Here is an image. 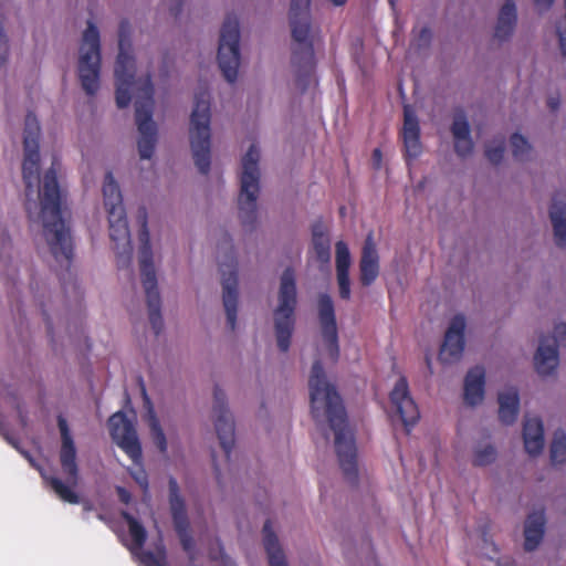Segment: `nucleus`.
I'll use <instances>...</instances> for the list:
<instances>
[{
    "label": "nucleus",
    "mask_w": 566,
    "mask_h": 566,
    "mask_svg": "<svg viewBox=\"0 0 566 566\" xmlns=\"http://www.w3.org/2000/svg\"><path fill=\"white\" fill-rule=\"evenodd\" d=\"M308 387L312 417L317 423L327 420L335 434L334 443L339 467L345 478L356 483L358 469L354 433L348 428L343 400L336 388L327 381L319 359L312 365Z\"/></svg>",
    "instance_id": "nucleus-1"
},
{
    "label": "nucleus",
    "mask_w": 566,
    "mask_h": 566,
    "mask_svg": "<svg viewBox=\"0 0 566 566\" xmlns=\"http://www.w3.org/2000/svg\"><path fill=\"white\" fill-rule=\"evenodd\" d=\"M297 303L296 280L292 268H286L282 275L279 289V305L274 310V327L277 347L287 352L294 328V312Z\"/></svg>",
    "instance_id": "nucleus-6"
},
{
    "label": "nucleus",
    "mask_w": 566,
    "mask_h": 566,
    "mask_svg": "<svg viewBox=\"0 0 566 566\" xmlns=\"http://www.w3.org/2000/svg\"><path fill=\"white\" fill-rule=\"evenodd\" d=\"M510 144L512 147L513 157L516 160H525L531 153V145L528 140L521 134L514 133L511 136Z\"/></svg>",
    "instance_id": "nucleus-36"
},
{
    "label": "nucleus",
    "mask_w": 566,
    "mask_h": 566,
    "mask_svg": "<svg viewBox=\"0 0 566 566\" xmlns=\"http://www.w3.org/2000/svg\"><path fill=\"white\" fill-rule=\"evenodd\" d=\"M331 2L336 7H340L344 6L347 2V0H331Z\"/></svg>",
    "instance_id": "nucleus-56"
},
{
    "label": "nucleus",
    "mask_w": 566,
    "mask_h": 566,
    "mask_svg": "<svg viewBox=\"0 0 566 566\" xmlns=\"http://www.w3.org/2000/svg\"><path fill=\"white\" fill-rule=\"evenodd\" d=\"M101 43L99 32L88 22L83 33L78 59V78L84 92L93 96L99 88Z\"/></svg>",
    "instance_id": "nucleus-9"
},
{
    "label": "nucleus",
    "mask_w": 566,
    "mask_h": 566,
    "mask_svg": "<svg viewBox=\"0 0 566 566\" xmlns=\"http://www.w3.org/2000/svg\"><path fill=\"white\" fill-rule=\"evenodd\" d=\"M154 85L150 75L138 86L135 93V119L140 137L138 151L142 159H150L157 142V127L153 120Z\"/></svg>",
    "instance_id": "nucleus-8"
},
{
    "label": "nucleus",
    "mask_w": 566,
    "mask_h": 566,
    "mask_svg": "<svg viewBox=\"0 0 566 566\" xmlns=\"http://www.w3.org/2000/svg\"><path fill=\"white\" fill-rule=\"evenodd\" d=\"M212 461H213V467H214L216 478H217V480L220 482V470H219V468H218V464L216 463V457H214V453H212Z\"/></svg>",
    "instance_id": "nucleus-55"
},
{
    "label": "nucleus",
    "mask_w": 566,
    "mask_h": 566,
    "mask_svg": "<svg viewBox=\"0 0 566 566\" xmlns=\"http://www.w3.org/2000/svg\"><path fill=\"white\" fill-rule=\"evenodd\" d=\"M421 36L429 38L430 36V30L428 28H423L421 30Z\"/></svg>",
    "instance_id": "nucleus-58"
},
{
    "label": "nucleus",
    "mask_w": 566,
    "mask_h": 566,
    "mask_svg": "<svg viewBox=\"0 0 566 566\" xmlns=\"http://www.w3.org/2000/svg\"><path fill=\"white\" fill-rule=\"evenodd\" d=\"M109 433L116 444L133 460L139 463L143 458L142 446L134 424L123 411H117L108 419Z\"/></svg>",
    "instance_id": "nucleus-15"
},
{
    "label": "nucleus",
    "mask_w": 566,
    "mask_h": 566,
    "mask_svg": "<svg viewBox=\"0 0 566 566\" xmlns=\"http://www.w3.org/2000/svg\"><path fill=\"white\" fill-rule=\"evenodd\" d=\"M53 163L43 177L39 192L41 218L45 240L50 251L57 262L69 268L73 259V241L70 227L63 218L62 192L57 181V172Z\"/></svg>",
    "instance_id": "nucleus-2"
},
{
    "label": "nucleus",
    "mask_w": 566,
    "mask_h": 566,
    "mask_svg": "<svg viewBox=\"0 0 566 566\" xmlns=\"http://www.w3.org/2000/svg\"><path fill=\"white\" fill-rule=\"evenodd\" d=\"M485 156L492 164H494V165L500 164L504 156L503 143L495 147H486Z\"/></svg>",
    "instance_id": "nucleus-48"
},
{
    "label": "nucleus",
    "mask_w": 566,
    "mask_h": 566,
    "mask_svg": "<svg viewBox=\"0 0 566 566\" xmlns=\"http://www.w3.org/2000/svg\"><path fill=\"white\" fill-rule=\"evenodd\" d=\"M465 318L463 315H455L446 332L444 340L440 349L439 358L444 364L458 360L464 349Z\"/></svg>",
    "instance_id": "nucleus-21"
},
{
    "label": "nucleus",
    "mask_w": 566,
    "mask_h": 566,
    "mask_svg": "<svg viewBox=\"0 0 566 566\" xmlns=\"http://www.w3.org/2000/svg\"><path fill=\"white\" fill-rule=\"evenodd\" d=\"M177 535L190 533L187 513L171 515Z\"/></svg>",
    "instance_id": "nucleus-45"
},
{
    "label": "nucleus",
    "mask_w": 566,
    "mask_h": 566,
    "mask_svg": "<svg viewBox=\"0 0 566 566\" xmlns=\"http://www.w3.org/2000/svg\"><path fill=\"white\" fill-rule=\"evenodd\" d=\"M40 124L36 116L33 113H28L24 120L23 132V148L24 158L22 163V177L25 185V196L29 201L25 203L29 218L31 219V198L34 195V187L39 184V168H40V153H39V140H40Z\"/></svg>",
    "instance_id": "nucleus-10"
},
{
    "label": "nucleus",
    "mask_w": 566,
    "mask_h": 566,
    "mask_svg": "<svg viewBox=\"0 0 566 566\" xmlns=\"http://www.w3.org/2000/svg\"><path fill=\"white\" fill-rule=\"evenodd\" d=\"M139 265L142 282L147 300L149 322L155 334L159 335L163 331L164 322L160 312L161 301L157 287L151 247H139Z\"/></svg>",
    "instance_id": "nucleus-13"
},
{
    "label": "nucleus",
    "mask_w": 566,
    "mask_h": 566,
    "mask_svg": "<svg viewBox=\"0 0 566 566\" xmlns=\"http://www.w3.org/2000/svg\"><path fill=\"white\" fill-rule=\"evenodd\" d=\"M390 402L396 413L399 416L407 433H410L411 428L418 422L420 412L417 403L409 392L407 378L401 376L390 395Z\"/></svg>",
    "instance_id": "nucleus-19"
},
{
    "label": "nucleus",
    "mask_w": 566,
    "mask_h": 566,
    "mask_svg": "<svg viewBox=\"0 0 566 566\" xmlns=\"http://www.w3.org/2000/svg\"><path fill=\"white\" fill-rule=\"evenodd\" d=\"M210 94L207 90L195 96L190 115L189 139L195 165L202 175H208L211 165Z\"/></svg>",
    "instance_id": "nucleus-4"
},
{
    "label": "nucleus",
    "mask_w": 566,
    "mask_h": 566,
    "mask_svg": "<svg viewBox=\"0 0 566 566\" xmlns=\"http://www.w3.org/2000/svg\"><path fill=\"white\" fill-rule=\"evenodd\" d=\"M545 516L543 512H534L527 516L524 528V549L532 552L537 548L544 536Z\"/></svg>",
    "instance_id": "nucleus-27"
},
{
    "label": "nucleus",
    "mask_w": 566,
    "mask_h": 566,
    "mask_svg": "<svg viewBox=\"0 0 566 566\" xmlns=\"http://www.w3.org/2000/svg\"><path fill=\"white\" fill-rule=\"evenodd\" d=\"M227 242L230 245V254L227 255L229 262L220 263V272L222 276V298L227 314V323L229 328L233 332L237 325L238 312V263L234 258L231 239L228 238Z\"/></svg>",
    "instance_id": "nucleus-14"
},
{
    "label": "nucleus",
    "mask_w": 566,
    "mask_h": 566,
    "mask_svg": "<svg viewBox=\"0 0 566 566\" xmlns=\"http://www.w3.org/2000/svg\"><path fill=\"white\" fill-rule=\"evenodd\" d=\"M551 461L554 464H562L566 461V433L558 429L555 431L551 448Z\"/></svg>",
    "instance_id": "nucleus-33"
},
{
    "label": "nucleus",
    "mask_w": 566,
    "mask_h": 566,
    "mask_svg": "<svg viewBox=\"0 0 566 566\" xmlns=\"http://www.w3.org/2000/svg\"><path fill=\"white\" fill-rule=\"evenodd\" d=\"M263 545L269 558L270 566H287L284 552L279 538L272 528V523L266 520L263 525Z\"/></svg>",
    "instance_id": "nucleus-28"
},
{
    "label": "nucleus",
    "mask_w": 566,
    "mask_h": 566,
    "mask_svg": "<svg viewBox=\"0 0 566 566\" xmlns=\"http://www.w3.org/2000/svg\"><path fill=\"white\" fill-rule=\"evenodd\" d=\"M566 342V323L554 327L553 336H542L534 356L535 369L539 375L547 376L558 366V346Z\"/></svg>",
    "instance_id": "nucleus-16"
},
{
    "label": "nucleus",
    "mask_w": 566,
    "mask_h": 566,
    "mask_svg": "<svg viewBox=\"0 0 566 566\" xmlns=\"http://www.w3.org/2000/svg\"><path fill=\"white\" fill-rule=\"evenodd\" d=\"M316 260L327 265L331 262V241L328 237H318L312 240Z\"/></svg>",
    "instance_id": "nucleus-39"
},
{
    "label": "nucleus",
    "mask_w": 566,
    "mask_h": 566,
    "mask_svg": "<svg viewBox=\"0 0 566 566\" xmlns=\"http://www.w3.org/2000/svg\"><path fill=\"white\" fill-rule=\"evenodd\" d=\"M520 397L516 388L499 394V419L504 424H512L518 415Z\"/></svg>",
    "instance_id": "nucleus-29"
},
{
    "label": "nucleus",
    "mask_w": 566,
    "mask_h": 566,
    "mask_svg": "<svg viewBox=\"0 0 566 566\" xmlns=\"http://www.w3.org/2000/svg\"><path fill=\"white\" fill-rule=\"evenodd\" d=\"M104 206L107 212L124 208L123 197L118 184L111 171L105 175L103 184Z\"/></svg>",
    "instance_id": "nucleus-31"
},
{
    "label": "nucleus",
    "mask_w": 566,
    "mask_h": 566,
    "mask_svg": "<svg viewBox=\"0 0 566 566\" xmlns=\"http://www.w3.org/2000/svg\"><path fill=\"white\" fill-rule=\"evenodd\" d=\"M496 458V450L493 446L489 444L479 449L474 453L473 464L476 467H484L492 463Z\"/></svg>",
    "instance_id": "nucleus-41"
},
{
    "label": "nucleus",
    "mask_w": 566,
    "mask_h": 566,
    "mask_svg": "<svg viewBox=\"0 0 566 566\" xmlns=\"http://www.w3.org/2000/svg\"><path fill=\"white\" fill-rule=\"evenodd\" d=\"M556 245L566 247V202L555 197L549 208Z\"/></svg>",
    "instance_id": "nucleus-30"
},
{
    "label": "nucleus",
    "mask_w": 566,
    "mask_h": 566,
    "mask_svg": "<svg viewBox=\"0 0 566 566\" xmlns=\"http://www.w3.org/2000/svg\"><path fill=\"white\" fill-rule=\"evenodd\" d=\"M451 132L454 137V140L459 139V138L465 139V137L470 136V126H469L468 119L463 112H461L454 116V119H453V123L451 126Z\"/></svg>",
    "instance_id": "nucleus-40"
},
{
    "label": "nucleus",
    "mask_w": 566,
    "mask_h": 566,
    "mask_svg": "<svg viewBox=\"0 0 566 566\" xmlns=\"http://www.w3.org/2000/svg\"><path fill=\"white\" fill-rule=\"evenodd\" d=\"M240 29L235 14H228L222 23L218 46V64L229 83H234L240 66Z\"/></svg>",
    "instance_id": "nucleus-12"
},
{
    "label": "nucleus",
    "mask_w": 566,
    "mask_h": 566,
    "mask_svg": "<svg viewBox=\"0 0 566 566\" xmlns=\"http://www.w3.org/2000/svg\"><path fill=\"white\" fill-rule=\"evenodd\" d=\"M317 235L318 237H328L326 233V229L321 221L314 223L312 227V240L317 239Z\"/></svg>",
    "instance_id": "nucleus-50"
},
{
    "label": "nucleus",
    "mask_w": 566,
    "mask_h": 566,
    "mask_svg": "<svg viewBox=\"0 0 566 566\" xmlns=\"http://www.w3.org/2000/svg\"><path fill=\"white\" fill-rule=\"evenodd\" d=\"M98 518L104 521V516L102 514L98 515Z\"/></svg>",
    "instance_id": "nucleus-59"
},
{
    "label": "nucleus",
    "mask_w": 566,
    "mask_h": 566,
    "mask_svg": "<svg viewBox=\"0 0 566 566\" xmlns=\"http://www.w3.org/2000/svg\"><path fill=\"white\" fill-rule=\"evenodd\" d=\"M168 484H169V504H170L171 515L187 513L186 505H185L184 499L180 495L179 486H178L176 479L170 478Z\"/></svg>",
    "instance_id": "nucleus-38"
},
{
    "label": "nucleus",
    "mask_w": 566,
    "mask_h": 566,
    "mask_svg": "<svg viewBox=\"0 0 566 566\" xmlns=\"http://www.w3.org/2000/svg\"><path fill=\"white\" fill-rule=\"evenodd\" d=\"M57 427L61 436V448L59 459L62 472L66 476L67 484L56 476L42 475L46 484L54 491V493L64 502L70 504H78L80 496L72 488L78 483V465L76 462V447L72 437L69 423L62 416H57Z\"/></svg>",
    "instance_id": "nucleus-5"
},
{
    "label": "nucleus",
    "mask_w": 566,
    "mask_h": 566,
    "mask_svg": "<svg viewBox=\"0 0 566 566\" xmlns=\"http://www.w3.org/2000/svg\"><path fill=\"white\" fill-rule=\"evenodd\" d=\"M402 139L407 158L415 159L421 153L420 127L417 115L405 106Z\"/></svg>",
    "instance_id": "nucleus-22"
},
{
    "label": "nucleus",
    "mask_w": 566,
    "mask_h": 566,
    "mask_svg": "<svg viewBox=\"0 0 566 566\" xmlns=\"http://www.w3.org/2000/svg\"><path fill=\"white\" fill-rule=\"evenodd\" d=\"M123 520L127 523L128 532L133 541V545L130 551L136 554L137 551H140L147 539V532L143 524L135 518L127 511H122L120 513Z\"/></svg>",
    "instance_id": "nucleus-32"
},
{
    "label": "nucleus",
    "mask_w": 566,
    "mask_h": 566,
    "mask_svg": "<svg viewBox=\"0 0 566 566\" xmlns=\"http://www.w3.org/2000/svg\"><path fill=\"white\" fill-rule=\"evenodd\" d=\"M108 214L109 238L114 242L117 252L118 266H128L132 262V242L124 208L113 209Z\"/></svg>",
    "instance_id": "nucleus-18"
},
{
    "label": "nucleus",
    "mask_w": 566,
    "mask_h": 566,
    "mask_svg": "<svg viewBox=\"0 0 566 566\" xmlns=\"http://www.w3.org/2000/svg\"><path fill=\"white\" fill-rule=\"evenodd\" d=\"M535 4L543 8V9H548L554 0H534Z\"/></svg>",
    "instance_id": "nucleus-54"
},
{
    "label": "nucleus",
    "mask_w": 566,
    "mask_h": 566,
    "mask_svg": "<svg viewBox=\"0 0 566 566\" xmlns=\"http://www.w3.org/2000/svg\"><path fill=\"white\" fill-rule=\"evenodd\" d=\"M516 6L514 0H506L499 12L494 36L500 41H506L513 34L516 25Z\"/></svg>",
    "instance_id": "nucleus-26"
},
{
    "label": "nucleus",
    "mask_w": 566,
    "mask_h": 566,
    "mask_svg": "<svg viewBox=\"0 0 566 566\" xmlns=\"http://www.w3.org/2000/svg\"><path fill=\"white\" fill-rule=\"evenodd\" d=\"M523 440L525 451L537 455L544 448V427L538 417L526 416L523 423Z\"/></svg>",
    "instance_id": "nucleus-24"
},
{
    "label": "nucleus",
    "mask_w": 566,
    "mask_h": 566,
    "mask_svg": "<svg viewBox=\"0 0 566 566\" xmlns=\"http://www.w3.org/2000/svg\"><path fill=\"white\" fill-rule=\"evenodd\" d=\"M129 48V22L123 20L118 30L119 51L114 71L116 78V104L118 108L127 107L132 99L130 88L134 84L135 60L127 51Z\"/></svg>",
    "instance_id": "nucleus-11"
},
{
    "label": "nucleus",
    "mask_w": 566,
    "mask_h": 566,
    "mask_svg": "<svg viewBox=\"0 0 566 566\" xmlns=\"http://www.w3.org/2000/svg\"><path fill=\"white\" fill-rule=\"evenodd\" d=\"M182 549L188 554L190 562L196 560L195 541L190 533L178 535Z\"/></svg>",
    "instance_id": "nucleus-44"
},
{
    "label": "nucleus",
    "mask_w": 566,
    "mask_h": 566,
    "mask_svg": "<svg viewBox=\"0 0 566 566\" xmlns=\"http://www.w3.org/2000/svg\"><path fill=\"white\" fill-rule=\"evenodd\" d=\"M149 429L154 443L161 453L167 451V440L154 411L149 410Z\"/></svg>",
    "instance_id": "nucleus-35"
},
{
    "label": "nucleus",
    "mask_w": 566,
    "mask_h": 566,
    "mask_svg": "<svg viewBox=\"0 0 566 566\" xmlns=\"http://www.w3.org/2000/svg\"><path fill=\"white\" fill-rule=\"evenodd\" d=\"M142 391H143V396H144V400L147 405H150V399L148 398L147 394H146V389L145 387L143 386L142 387Z\"/></svg>",
    "instance_id": "nucleus-57"
},
{
    "label": "nucleus",
    "mask_w": 566,
    "mask_h": 566,
    "mask_svg": "<svg viewBox=\"0 0 566 566\" xmlns=\"http://www.w3.org/2000/svg\"><path fill=\"white\" fill-rule=\"evenodd\" d=\"M259 159L260 150L252 144L242 158L238 199L239 217L245 227H253L256 221V199L260 190Z\"/></svg>",
    "instance_id": "nucleus-7"
},
{
    "label": "nucleus",
    "mask_w": 566,
    "mask_h": 566,
    "mask_svg": "<svg viewBox=\"0 0 566 566\" xmlns=\"http://www.w3.org/2000/svg\"><path fill=\"white\" fill-rule=\"evenodd\" d=\"M218 549L211 547L209 549V558L211 560L221 562L222 566H235L233 560L227 556L222 543L220 539H217Z\"/></svg>",
    "instance_id": "nucleus-43"
},
{
    "label": "nucleus",
    "mask_w": 566,
    "mask_h": 566,
    "mask_svg": "<svg viewBox=\"0 0 566 566\" xmlns=\"http://www.w3.org/2000/svg\"><path fill=\"white\" fill-rule=\"evenodd\" d=\"M213 415L214 428L220 446L227 460H229L234 446V421L227 406L226 394L218 386H216L213 391Z\"/></svg>",
    "instance_id": "nucleus-17"
},
{
    "label": "nucleus",
    "mask_w": 566,
    "mask_h": 566,
    "mask_svg": "<svg viewBox=\"0 0 566 566\" xmlns=\"http://www.w3.org/2000/svg\"><path fill=\"white\" fill-rule=\"evenodd\" d=\"M339 296L343 300H349L350 297V280L349 273L336 274Z\"/></svg>",
    "instance_id": "nucleus-47"
},
{
    "label": "nucleus",
    "mask_w": 566,
    "mask_h": 566,
    "mask_svg": "<svg viewBox=\"0 0 566 566\" xmlns=\"http://www.w3.org/2000/svg\"><path fill=\"white\" fill-rule=\"evenodd\" d=\"M137 555L142 566H167L166 548L163 544L157 546L156 553L142 551Z\"/></svg>",
    "instance_id": "nucleus-34"
},
{
    "label": "nucleus",
    "mask_w": 566,
    "mask_h": 566,
    "mask_svg": "<svg viewBox=\"0 0 566 566\" xmlns=\"http://www.w3.org/2000/svg\"><path fill=\"white\" fill-rule=\"evenodd\" d=\"M373 166L375 169H380L382 163V154L379 148H375L371 155Z\"/></svg>",
    "instance_id": "nucleus-52"
},
{
    "label": "nucleus",
    "mask_w": 566,
    "mask_h": 566,
    "mask_svg": "<svg viewBox=\"0 0 566 566\" xmlns=\"http://www.w3.org/2000/svg\"><path fill=\"white\" fill-rule=\"evenodd\" d=\"M318 318L329 355L336 360L339 355L337 324L332 297L326 293L318 296Z\"/></svg>",
    "instance_id": "nucleus-20"
},
{
    "label": "nucleus",
    "mask_w": 566,
    "mask_h": 566,
    "mask_svg": "<svg viewBox=\"0 0 566 566\" xmlns=\"http://www.w3.org/2000/svg\"><path fill=\"white\" fill-rule=\"evenodd\" d=\"M138 221L140 223V230H139L140 247H144V245L151 247L150 245V235H149L148 226H147V210L145 207H140L138 209Z\"/></svg>",
    "instance_id": "nucleus-42"
},
{
    "label": "nucleus",
    "mask_w": 566,
    "mask_h": 566,
    "mask_svg": "<svg viewBox=\"0 0 566 566\" xmlns=\"http://www.w3.org/2000/svg\"><path fill=\"white\" fill-rule=\"evenodd\" d=\"M9 55V44L3 28H0V64H4Z\"/></svg>",
    "instance_id": "nucleus-49"
},
{
    "label": "nucleus",
    "mask_w": 566,
    "mask_h": 566,
    "mask_svg": "<svg viewBox=\"0 0 566 566\" xmlns=\"http://www.w3.org/2000/svg\"><path fill=\"white\" fill-rule=\"evenodd\" d=\"M359 272V280L363 286L371 285L379 275V256L371 235L364 243Z\"/></svg>",
    "instance_id": "nucleus-23"
},
{
    "label": "nucleus",
    "mask_w": 566,
    "mask_h": 566,
    "mask_svg": "<svg viewBox=\"0 0 566 566\" xmlns=\"http://www.w3.org/2000/svg\"><path fill=\"white\" fill-rule=\"evenodd\" d=\"M116 493L118 495V499L122 503L124 504H129L130 500H132V495L123 486H117L116 488Z\"/></svg>",
    "instance_id": "nucleus-51"
},
{
    "label": "nucleus",
    "mask_w": 566,
    "mask_h": 566,
    "mask_svg": "<svg viewBox=\"0 0 566 566\" xmlns=\"http://www.w3.org/2000/svg\"><path fill=\"white\" fill-rule=\"evenodd\" d=\"M336 250V274L349 273L352 263L350 252L344 241H337L335 244Z\"/></svg>",
    "instance_id": "nucleus-37"
},
{
    "label": "nucleus",
    "mask_w": 566,
    "mask_h": 566,
    "mask_svg": "<svg viewBox=\"0 0 566 566\" xmlns=\"http://www.w3.org/2000/svg\"><path fill=\"white\" fill-rule=\"evenodd\" d=\"M454 150L460 157H465L470 155L473 150V142L471 137H465V139H455L454 140Z\"/></svg>",
    "instance_id": "nucleus-46"
},
{
    "label": "nucleus",
    "mask_w": 566,
    "mask_h": 566,
    "mask_svg": "<svg viewBox=\"0 0 566 566\" xmlns=\"http://www.w3.org/2000/svg\"><path fill=\"white\" fill-rule=\"evenodd\" d=\"M485 371L481 366L471 368L464 379V401L476 406L484 398Z\"/></svg>",
    "instance_id": "nucleus-25"
},
{
    "label": "nucleus",
    "mask_w": 566,
    "mask_h": 566,
    "mask_svg": "<svg viewBox=\"0 0 566 566\" xmlns=\"http://www.w3.org/2000/svg\"><path fill=\"white\" fill-rule=\"evenodd\" d=\"M311 0H291L289 22L292 36L291 63L297 86L305 91L315 71L314 33L310 11Z\"/></svg>",
    "instance_id": "nucleus-3"
},
{
    "label": "nucleus",
    "mask_w": 566,
    "mask_h": 566,
    "mask_svg": "<svg viewBox=\"0 0 566 566\" xmlns=\"http://www.w3.org/2000/svg\"><path fill=\"white\" fill-rule=\"evenodd\" d=\"M547 106L551 111L555 112L559 107V97L558 96H551L547 99Z\"/></svg>",
    "instance_id": "nucleus-53"
}]
</instances>
